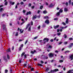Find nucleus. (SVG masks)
Segmentation results:
<instances>
[{
  "label": "nucleus",
  "instance_id": "f257e3e1",
  "mask_svg": "<svg viewBox=\"0 0 73 73\" xmlns=\"http://www.w3.org/2000/svg\"><path fill=\"white\" fill-rule=\"evenodd\" d=\"M31 26L29 24L27 25L26 26V29L28 28V31H29V32H31Z\"/></svg>",
  "mask_w": 73,
  "mask_h": 73
},
{
  "label": "nucleus",
  "instance_id": "f03ea898",
  "mask_svg": "<svg viewBox=\"0 0 73 73\" xmlns=\"http://www.w3.org/2000/svg\"><path fill=\"white\" fill-rule=\"evenodd\" d=\"M43 41H46L42 42L43 44H45L46 42H48V41H49V38H45L43 40Z\"/></svg>",
  "mask_w": 73,
  "mask_h": 73
},
{
  "label": "nucleus",
  "instance_id": "7ed1b4c3",
  "mask_svg": "<svg viewBox=\"0 0 73 73\" xmlns=\"http://www.w3.org/2000/svg\"><path fill=\"white\" fill-rule=\"evenodd\" d=\"M68 59L71 60L73 59V53L69 56Z\"/></svg>",
  "mask_w": 73,
  "mask_h": 73
},
{
  "label": "nucleus",
  "instance_id": "20e7f679",
  "mask_svg": "<svg viewBox=\"0 0 73 73\" xmlns=\"http://www.w3.org/2000/svg\"><path fill=\"white\" fill-rule=\"evenodd\" d=\"M58 70H59L58 69H55L54 70H51L50 71V73H54V72H57V71H58Z\"/></svg>",
  "mask_w": 73,
  "mask_h": 73
},
{
  "label": "nucleus",
  "instance_id": "39448f33",
  "mask_svg": "<svg viewBox=\"0 0 73 73\" xmlns=\"http://www.w3.org/2000/svg\"><path fill=\"white\" fill-rule=\"evenodd\" d=\"M62 12H63L62 9H60L59 11V12L56 13L57 16H59V15H60V13H62Z\"/></svg>",
  "mask_w": 73,
  "mask_h": 73
},
{
  "label": "nucleus",
  "instance_id": "423d86ee",
  "mask_svg": "<svg viewBox=\"0 0 73 73\" xmlns=\"http://www.w3.org/2000/svg\"><path fill=\"white\" fill-rule=\"evenodd\" d=\"M21 20L22 21H23V22L21 24V25H23V24H24V23H25V21L24 20V19H22Z\"/></svg>",
  "mask_w": 73,
  "mask_h": 73
},
{
  "label": "nucleus",
  "instance_id": "0eeeda50",
  "mask_svg": "<svg viewBox=\"0 0 73 73\" xmlns=\"http://www.w3.org/2000/svg\"><path fill=\"white\" fill-rule=\"evenodd\" d=\"M48 56L50 58H51V57H52L53 56V54L52 53H50L48 54Z\"/></svg>",
  "mask_w": 73,
  "mask_h": 73
},
{
  "label": "nucleus",
  "instance_id": "6e6552de",
  "mask_svg": "<svg viewBox=\"0 0 73 73\" xmlns=\"http://www.w3.org/2000/svg\"><path fill=\"white\" fill-rule=\"evenodd\" d=\"M31 53H32V54H34V53H37V52H36V51L35 50H34V52L31 51Z\"/></svg>",
  "mask_w": 73,
  "mask_h": 73
},
{
  "label": "nucleus",
  "instance_id": "1a4fd4ad",
  "mask_svg": "<svg viewBox=\"0 0 73 73\" xmlns=\"http://www.w3.org/2000/svg\"><path fill=\"white\" fill-rule=\"evenodd\" d=\"M45 22V23H46L47 24H49V21L48 20H46Z\"/></svg>",
  "mask_w": 73,
  "mask_h": 73
},
{
  "label": "nucleus",
  "instance_id": "9d476101",
  "mask_svg": "<svg viewBox=\"0 0 73 73\" xmlns=\"http://www.w3.org/2000/svg\"><path fill=\"white\" fill-rule=\"evenodd\" d=\"M72 45H73V44L72 43H71V45L68 46V48H72Z\"/></svg>",
  "mask_w": 73,
  "mask_h": 73
},
{
  "label": "nucleus",
  "instance_id": "9b49d317",
  "mask_svg": "<svg viewBox=\"0 0 73 73\" xmlns=\"http://www.w3.org/2000/svg\"><path fill=\"white\" fill-rule=\"evenodd\" d=\"M9 3L11 4V5H14L15 4V2H12L11 1H10Z\"/></svg>",
  "mask_w": 73,
  "mask_h": 73
},
{
  "label": "nucleus",
  "instance_id": "f8f14e48",
  "mask_svg": "<svg viewBox=\"0 0 73 73\" xmlns=\"http://www.w3.org/2000/svg\"><path fill=\"white\" fill-rule=\"evenodd\" d=\"M58 27H59V25H57L56 26H54V28L55 29H56V28H58Z\"/></svg>",
  "mask_w": 73,
  "mask_h": 73
},
{
  "label": "nucleus",
  "instance_id": "ddd939ff",
  "mask_svg": "<svg viewBox=\"0 0 73 73\" xmlns=\"http://www.w3.org/2000/svg\"><path fill=\"white\" fill-rule=\"evenodd\" d=\"M66 20L65 23L66 24H68V20H69V19L68 18H66Z\"/></svg>",
  "mask_w": 73,
  "mask_h": 73
},
{
  "label": "nucleus",
  "instance_id": "4468645a",
  "mask_svg": "<svg viewBox=\"0 0 73 73\" xmlns=\"http://www.w3.org/2000/svg\"><path fill=\"white\" fill-rule=\"evenodd\" d=\"M29 14L30 15L31 14V11H29V12H27V13L26 15H29Z\"/></svg>",
  "mask_w": 73,
  "mask_h": 73
},
{
  "label": "nucleus",
  "instance_id": "2eb2a0df",
  "mask_svg": "<svg viewBox=\"0 0 73 73\" xmlns=\"http://www.w3.org/2000/svg\"><path fill=\"white\" fill-rule=\"evenodd\" d=\"M5 27H6V26H5V25H3V29H5Z\"/></svg>",
  "mask_w": 73,
  "mask_h": 73
},
{
  "label": "nucleus",
  "instance_id": "dca6fc26",
  "mask_svg": "<svg viewBox=\"0 0 73 73\" xmlns=\"http://www.w3.org/2000/svg\"><path fill=\"white\" fill-rule=\"evenodd\" d=\"M67 28V26H66L65 27H61V28L63 29L66 28Z\"/></svg>",
  "mask_w": 73,
  "mask_h": 73
},
{
  "label": "nucleus",
  "instance_id": "f3484780",
  "mask_svg": "<svg viewBox=\"0 0 73 73\" xmlns=\"http://www.w3.org/2000/svg\"><path fill=\"white\" fill-rule=\"evenodd\" d=\"M43 13L45 14V13H47V11L45 10L43 11Z\"/></svg>",
  "mask_w": 73,
  "mask_h": 73
},
{
  "label": "nucleus",
  "instance_id": "a211bd4d",
  "mask_svg": "<svg viewBox=\"0 0 73 73\" xmlns=\"http://www.w3.org/2000/svg\"><path fill=\"white\" fill-rule=\"evenodd\" d=\"M37 18V16L35 15V16H34L33 17V19H36Z\"/></svg>",
  "mask_w": 73,
  "mask_h": 73
},
{
  "label": "nucleus",
  "instance_id": "6ab92c4d",
  "mask_svg": "<svg viewBox=\"0 0 73 73\" xmlns=\"http://www.w3.org/2000/svg\"><path fill=\"white\" fill-rule=\"evenodd\" d=\"M48 48H50V49H51V48H52V46L50 45H49L48 47Z\"/></svg>",
  "mask_w": 73,
  "mask_h": 73
},
{
  "label": "nucleus",
  "instance_id": "aec40b11",
  "mask_svg": "<svg viewBox=\"0 0 73 73\" xmlns=\"http://www.w3.org/2000/svg\"><path fill=\"white\" fill-rule=\"evenodd\" d=\"M53 6V5H52V4H50V5L49 6V7H52Z\"/></svg>",
  "mask_w": 73,
  "mask_h": 73
},
{
  "label": "nucleus",
  "instance_id": "412c9836",
  "mask_svg": "<svg viewBox=\"0 0 73 73\" xmlns=\"http://www.w3.org/2000/svg\"><path fill=\"white\" fill-rule=\"evenodd\" d=\"M3 11V8H1V9H0V12H2V11Z\"/></svg>",
  "mask_w": 73,
  "mask_h": 73
},
{
  "label": "nucleus",
  "instance_id": "4be33fe9",
  "mask_svg": "<svg viewBox=\"0 0 73 73\" xmlns=\"http://www.w3.org/2000/svg\"><path fill=\"white\" fill-rule=\"evenodd\" d=\"M20 33H23V31H23V30H22L21 29H20Z\"/></svg>",
  "mask_w": 73,
  "mask_h": 73
},
{
  "label": "nucleus",
  "instance_id": "5701e85b",
  "mask_svg": "<svg viewBox=\"0 0 73 73\" xmlns=\"http://www.w3.org/2000/svg\"><path fill=\"white\" fill-rule=\"evenodd\" d=\"M62 24L64 25H66V23L64 22H63L62 23Z\"/></svg>",
  "mask_w": 73,
  "mask_h": 73
},
{
  "label": "nucleus",
  "instance_id": "b1692460",
  "mask_svg": "<svg viewBox=\"0 0 73 73\" xmlns=\"http://www.w3.org/2000/svg\"><path fill=\"white\" fill-rule=\"evenodd\" d=\"M48 57L46 56H44V59H48Z\"/></svg>",
  "mask_w": 73,
  "mask_h": 73
},
{
  "label": "nucleus",
  "instance_id": "393cba45",
  "mask_svg": "<svg viewBox=\"0 0 73 73\" xmlns=\"http://www.w3.org/2000/svg\"><path fill=\"white\" fill-rule=\"evenodd\" d=\"M44 18L45 19H48V17L46 16L44 17Z\"/></svg>",
  "mask_w": 73,
  "mask_h": 73
},
{
  "label": "nucleus",
  "instance_id": "a878e982",
  "mask_svg": "<svg viewBox=\"0 0 73 73\" xmlns=\"http://www.w3.org/2000/svg\"><path fill=\"white\" fill-rule=\"evenodd\" d=\"M64 11L65 12H66V11H68V9H67V8H64Z\"/></svg>",
  "mask_w": 73,
  "mask_h": 73
},
{
  "label": "nucleus",
  "instance_id": "bb28decb",
  "mask_svg": "<svg viewBox=\"0 0 73 73\" xmlns=\"http://www.w3.org/2000/svg\"><path fill=\"white\" fill-rule=\"evenodd\" d=\"M18 35H19V33H18V32H17L16 33L15 35V36H18Z\"/></svg>",
  "mask_w": 73,
  "mask_h": 73
},
{
  "label": "nucleus",
  "instance_id": "cd10ccee",
  "mask_svg": "<svg viewBox=\"0 0 73 73\" xmlns=\"http://www.w3.org/2000/svg\"><path fill=\"white\" fill-rule=\"evenodd\" d=\"M57 35H58V36H60V35H61V33H57Z\"/></svg>",
  "mask_w": 73,
  "mask_h": 73
},
{
  "label": "nucleus",
  "instance_id": "c85d7f7f",
  "mask_svg": "<svg viewBox=\"0 0 73 73\" xmlns=\"http://www.w3.org/2000/svg\"><path fill=\"white\" fill-rule=\"evenodd\" d=\"M8 4V2H6L5 3V5H7Z\"/></svg>",
  "mask_w": 73,
  "mask_h": 73
},
{
  "label": "nucleus",
  "instance_id": "c756f323",
  "mask_svg": "<svg viewBox=\"0 0 73 73\" xmlns=\"http://www.w3.org/2000/svg\"><path fill=\"white\" fill-rule=\"evenodd\" d=\"M40 28H41V26L40 25H39L38 27V29H40Z\"/></svg>",
  "mask_w": 73,
  "mask_h": 73
},
{
  "label": "nucleus",
  "instance_id": "7c9ffc66",
  "mask_svg": "<svg viewBox=\"0 0 73 73\" xmlns=\"http://www.w3.org/2000/svg\"><path fill=\"white\" fill-rule=\"evenodd\" d=\"M7 58L8 59H9V58H10L9 57V55H7Z\"/></svg>",
  "mask_w": 73,
  "mask_h": 73
},
{
  "label": "nucleus",
  "instance_id": "2f4dec72",
  "mask_svg": "<svg viewBox=\"0 0 73 73\" xmlns=\"http://www.w3.org/2000/svg\"><path fill=\"white\" fill-rule=\"evenodd\" d=\"M31 71H33L34 70V68H31Z\"/></svg>",
  "mask_w": 73,
  "mask_h": 73
},
{
  "label": "nucleus",
  "instance_id": "473e14b6",
  "mask_svg": "<svg viewBox=\"0 0 73 73\" xmlns=\"http://www.w3.org/2000/svg\"><path fill=\"white\" fill-rule=\"evenodd\" d=\"M49 68H47L46 69V72H48V70H49Z\"/></svg>",
  "mask_w": 73,
  "mask_h": 73
},
{
  "label": "nucleus",
  "instance_id": "72a5a7b5",
  "mask_svg": "<svg viewBox=\"0 0 73 73\" xmlns=\"http://www.w3.org/2000/svg\"><path fill=\"white\" fill-rule=\"evenodd\" d=\"M54 20H58V18H56L54 19Z\"/></svg>",
  "mask_w": 73,
  "mask_h": 73
},
{
  "label": "nucleus",
  "instance_id": "f704fd0d",
  "mask_svg": "<svg viewBox=\"0 0 73 73\" xmlns=\"http://www.w3.org/2000/svg\"><path fill=\"white\" fill-rule=\"evenodd\" d=\"M59 62H63V60H60L59 61Z\"/></svg>",
  "mask_w": 73,
  "mask_h": 73
},
{
  "label": "nucleus",
  "instance_id": "c9c22d12",
  "mask_svg": "<svg viewBox=\"0 0 73 73\" xmlns=\"http://www.w3.org/2000/svg\"><path fill=\"white\" fill-rule=\"evenodd\" d=\"M20 46L21 48L22 47H23V46H24V44H22L20 45Z\"/></svg>",
  "mask_w": 73,
  "mask_h": 73
},
{
  "label": "nucleus",
  "instance_id": "e433bc0d",
  "mask_svg": "<svg viewBox=\"0 0 73 73\" xmlns=\"http://www.w3.org/2000/svg\"><path fill=\"white\" fill-rule=\"evenodd\" d=\"M38 66H42V64H38Z\"/></svg>",
  "mask_w": 73,
  "mask_h": 73
},
{
  "label": "nucleus",
  "instance_id": "4c0bfd02",
  "mask_svg": "<svg viewBox=\"0 0 73 73\" xmlns=\"http://www.w3.org/2000/svg\"><path fill=\"white\" fill-rule=\"evenodd\" d=\"M42 8H43V6H41L40 7V9H42Z\"/></svg>",
  "mask_w": 73,
  "mask_h": 73
},
{
  "label": "nucleus",
  "instance_id": "58836bf2",
  "mask_svg": "<svg viewBox=\"0 0 73 73\" xmlns=\"http://www.w3.org/2000/svg\"><path fill=\"white\" fill-rule=\"evenodd\" d=\"M25 54V52H23L22 54H21V56L22 57H23V55H24V54Z\"/></svg>",
  "mask_w": 73,
  "mask_h": 73
},
{
  "label": "nucleus",
  "instance_id": "ea45409f",
  "mask_svg": "<svg viewBox=\"0 0 73 73\" xmlns=\"http://www.w3.org/2000/svg\"><path fill=\"white\" fill-rule=\"evenodd\" d=\"M64 38H66V37H67V36H66V35L65 34H64Z\"/></svg>",
  "mask_w": 73,
  "mask_h": 73
},
{
  "label": "nucleus",
  "instance_id": "a19ab883",
  "mask_svg": "<svg viewBox=\"0 0 73 73\" xmlns=\"http://www.w3.org/2000/svg\"><path fill=\"white\" fill-rule=\"evenodd\" d=\"M23 4H24V2H22L20 3V4H21V5H23Z\"/></svg>",
  "mask_w": 73,
  "mask_h": 73
},
{
  "label": "nucleus",
  "instance_id": "79ce46f5",
  "mask_svg": "<svg viewBox=\"0 0 73 73\" xmlns=\"http://www.w3.org/2000/svg\"><path fill=\"white\" fill-rule=\"evenodd\" d=\"M68 44V42H64V44Z\"/></svg>",
  "mask_w": 73,
  "mask_h": 73
},
{
  "label": "nucleus",
  "instance_id": "37998d69",
  "mask_svg": "<svg viewBox=\"0 0 73 73\" xmlns=\"http://www.w3.org/2000/svg\"><path fill=\"white\" fill-rule=\"evenodd\" d=\"M8 70H5V73H7V72H8Z\"/></svg>",
  "mask_w": 73,
  "mask_h": 73
},
{
  "label": "nucleus",
  "instance_id": "c03bdc74",
  "mask_svg": "<svg viewBox=\"0 0 73 73\" xmlns=\"http://www.w3.org/2000/svg\"><path fill=\"white\" fill-rule=\"evenodd\" d=\"M37 37H38L37 36H35L34 37V39H36V38H37Z\"/></svg>",
  "mask_w": 73,
  "mask_h": 73
},
{
  "label": "nucleus",
  "instance_id": "a18cd8bd",
  "mask_svg": "<svg viewBox=\"0 0 73 73\" xmlns=\"http://www.w3.org/2000/svg\"><path fill=\"white\" fill-rule=\"evenodd\" d=\"M5 16V14H3L2 15L3 17H4V16Z\"/></svg>",
  "mask_w": 73,
  "mask_h": 73
},
{
  "label": "nucleus",
  "instance_id": "49530a36",
  "mask_svg": "<svg viewBox=\"0 0 73 73\" xmlns=\"http://www.w3.org/2000/svg\"><path fill=\"white\" fill-rule=\"evenodd\" d=\"M62 42H59V45H61V44H62Z\"/></svg>",
  "mask_w": 73,
  "mask_h": 73
},
{
  "label": "nucleus",
  "instance_id": "de8ad7c7",
  "mask_svg": "<svg viewBox=\"0 0 73 73\" xmlns=\"http://www.w3.org/2000/svg\"><path fill=\"white\" fill-rule=\"evenodd\" d=\"M27 42H28V40H27L25 42V45L27 43Z\"/></svg>",
  "mask_w": 73,
  "mask_h": 73
},
{
  "label": "nucleus",
  "instance_id": "09e8293b",
  "mask_svg": "<svg viewBox=\"0 0 73 73\" xmlns=\"http://www.w3.org/2000/svg\"><path fill=\"white\" fill-rule=\"evenodd\" d=\"M31 6V3H29V7H30Z\"/></svg>",
  "mask_w": 73,
  "mask_h": 73
},
{
  "label": "nucleus",
  "instance_id": "8fccbe9b",
  "mask_svg": "<svg viewBox=\"0 0 73 73\" xmlns=\"http://www.w3.org/2000/svg\"><path fill=\"white\" fill-rule=\"evenodd\" d=\"M23 41V40L21 39H19V42H20V41Z\"/></svg>",
  "mask_w": 73,
  "mask_h": 73
},
{
  "label": "nucleus",
  "instance_id": "3c124183",
  "mask_svg": "<svg viewBox=\"0 0 73 73\" xmlns=\"http://www.w3.org/2000/svg\"><path fill=\"white\" fill-rule=\"evenodd\" d=\"M70 52V51H66L65 52V53H68V52Z\"/></svg>",
  "mask_w": 73,
  "mask_h": 73
},
{
  "label": "nucleus",
  "instance_id": "603ef678",
  "mask_svg": "<svg viewBox=\"0 0 73 73\" xmlns=\"http://www.w3.org/2000/svg\"><path fill=\"white\" fill-rule=\"evenodd\" d=\"M19 63H21V59L19 60Z\"/></svg>",
  "mask_w": 73,
  "mask_h": 73
},
{
  "label": "nucleus",
  "instance_id": "864d4df0",
  "mask_svg": "<svg viewBox=\"0 0 73 73\" xmlns=\"http://www.w3.org/2000/svg\"><path fill=\"white\" fill-rule=\"evenodd\" d=\"M69 4H70L71 3V0H70L69 1Z\"/></svg>",
  "mask_w": 73,
  "mask_h": 73
},
{
  "label": "nucleus",
  "instance_id": "5fc2aeb1",
  "mask_svg": "<svg viewBox=\"0 0 73 73\" xmlns=\"http://www.w3.org/2000/svg\"><path fill=\"white\" fill-rule=\"evenodd\" d=\"M72 39H73V38H69V39L70 40H72Z\"/></svg>",
  "mask_w": 73,
  "mask_h": 73
},
{
  "label": "nucleus",
  "instance_id": "6e6d98bb",
  "mask_svg": "<svg viewBox=\"0 0 73 73\" xmlns=\"http://www.w3.org/2000/svg\"><path fill=\"white\" fill-rule=\"evenodd\" d=\"M21 19V17L20 16L19 17V20H20Z\"/></svg>",
  "mask_w": 73,
  "mask_h": 73
},
{
  "label": "nucleus",
  "instance_id": "4d7b16f0",
  "mask_svg": "<svg viewBox=\"0 0 73 73\" xmlns=\"http://www.w3.org/2000/svg\"><path fill=\"white\" fill-rule=\"evenodd\" d=\"M31 25H33V21H32L31 22Z\"/></svg>",
  "mask_w": 73,
  "mask_h": 73
},
{
  "label": "nucleus",
  "instance_id": "13d9d810",
  "mask_svg": "<svg viewBox=\"0 0 73 73\" xmlns=\"http://www.w3.org/2000/svg\"><path fill=\"white\" fill-rule=\"evenodd\" d=\"M57 38V37H56L55 38L54 40V41H55V40H56V39Z\"/></svg>",
  "mask_w": 73,
  "mask_h": 73
},
{
  "label": "nucleus",
  "instance_id": "bf43d9fd",
  "mask_svg": "<svg viewBox=\"0 0 73 73\" xmlns=\"http://www.w3.org/2000/svg\"><path fill=\"white\" fill-rule=\"evenodd\" d=\"M46 5H48V3H47V2L46 3Z\"/></svg>",
  "mask_w": 73,
  "mask_h": 73
},
{
  "label": "nucleus",
  "instance_id": "052dcab7",
  "mask_svg": "<svg viewBox=\"0 0 73 73\" xmlns=\"http://www.w3.org/2000/svg\"><path fill=\"white\" fill-rule=\"evenodd\" d=\"M60 31V32H62V30L61 29H60L59 30Z\"/></svg>",
  "mask_w": 73,
  "mask_h": 73
},
{
  "label": "nucleus",
  "instance_id": "680f3d73",
  "mask_svg": "<svg viewBox=\"0 0 73 73\" xmlns=\"http://www.w3.org/2000/svg\"><path fill=\"white\" fill-rule=\"evenodd\" d=\"M7 52H11V50H10V48H9L8 49V51Z\"/></svg>",
  "mask_w": 73,
  "mask_h": 73
},
{
  "label": "nucleus",
  "instance_id": "e2e57ef3",
  "mask_svg": "<svg viewBox=\"0 0 73 73\" xmlns=\"http://www.w3.org/2000/svg\"><path fill=\"white\" fill-rule=\"evenodd\" d=\"M50 41L51 42H53V39H51Z\"/></svg>",
  "mask_w": 73,
  "mask_h": 73
},
{
  "label": "nucleus",
  "instance_id": "0e129e2a",
  "mask_svg": "<svg viewBox=\"0 0 73 73\" xmlns=\"http://www.w3.org/2000/svg\"><path fill=\"white\" fill-rule=\"evenodd\" d=\"M40 11L38 10V13H40Z\"/></svg>",
  "mask_w": 73,
  "mask_h": 73
},
{
  "label": "nucleus",
  "instance_id": "69168bd1",
  "mask_svg": "<svg viewBox=\"0 0 73 73\" xmlns=\"http://www.w3.org/2000/svg\"><path fill=\"white\" fill-rule=\"evenodd\" d=\"M55 53H58V52L57 50H55Z\"/></svg>",
  "mask_w": 73,
  "mask_h": 73
},
{
  "label": "nucleus",
  "instance_id": "338daca9",
  "mask_svg": "<svg viewBox=\"0 0 73 73\" xmlns=\"http://www.w3.org/2000/svg\"><path fill=\"white\" fill-rule=\"evenodd\" d=\"M19 50H21V47H20L19 48Z\"/></svg>",
  "mask_w": 73,
  "mask_h": 73
},
{
  "label": "nucleus",
  "instance_id": "774afa93",
  "mask_svg": "<svg viewBox=\"0 0 73 73\" xmlns=\"http://www.w3.org/2000/svg\"><path fill=\"white\" fill-rule=\"evenodd\" d=\"M25 20H26V21H27V20H28V17H27L25 19Z\"/></svg>",
  "mask_w": 73,
  "mask_h": 73
}]
</instances>
